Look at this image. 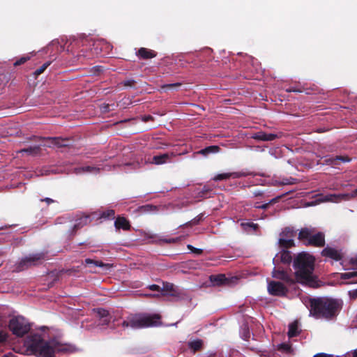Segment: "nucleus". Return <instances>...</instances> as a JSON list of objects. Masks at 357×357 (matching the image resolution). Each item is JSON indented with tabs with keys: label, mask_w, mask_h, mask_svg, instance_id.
<instances>
[{
	"label": "nucleus",
	"mask_w": 357,
	"mask_h": 357,
	"mask_svg": "<svg viewBox=\"0 0 357 357\" xmlns=\"http://www.w3.org/2000/svg\"><path fill=\"white\" fill-rule=\"evenodd\" d=\"M178 238H162L160 239V241H162L166 243H175L178 241Z\"/></svg>",
	"instance_id": "a19ab883"
},
{
	"label": "nucleus",
	"mask_w": 357,
	"mask_h": 357,
	"mask_svg": "<svg viewBox=\"0 0 357 357\" xmlns=\"http://www.w3.org/2000/svg\"><path fill=\"white\" fill-rule=\"evenodd\" d=\"M181 86V84L179 82H177V83H174V84H168L162 85L161 89L163 90L174 89H177Z\"/></svg>",
	"instance_id": "473e14b6"
},
{
	"label": "nucleus",
	"mask_w": 357,
	"mask_h": 357,
	"mask_svg": "<svg viewBox=\"0 0 357 357\" xmlns=\"http://www.w3.org/2000/svg\"><path fill=\"white\" fill-rule=\"evenodd\" d=\"M354 357H357V350L354 351Z\"/></svg>",
	"instance_id": "13d9d810"
},
{
	"label": "nucleus",
	"mask_w": 357,
	"mask_h": 357,
	"mask_svg": "<svg viewBox=\"0 0 357 357\" xmlns=\"http://www.w3.org/2000/svg\"><path fill=\"white\" fill-rule=\"evenodd\" d=\"M244 225L250 228H252L254 231H257L259 228L258 225L253 222H248L244 224Z\"/></svg>",
	"instance_id": "37998d69"
},
{
	"label": "nucleus",
	"mask_w": 357,
	"mask_h": 357,
	"mask_svg": "<svg viewBox=\"0 0 357 357\" xmlns=\"http://www.w3.org/2000/svg\"><path fill=\"white\" fill-rule=\"evenodd\" d=\"M310 307V314L317 319H331L335 317L341 308V302L329 298H307L305 301Z\"/></svg>",
	"instance_id": "7ed1b4c3"
},
{
	"label": "nucleus",
	"mask_w": 357,
	"mask_h": 357,
	"mask_svg": "<svg viewBox=\"0 0 357 357\" xmlns=\"http://www.w3.org/2000/svg\"><path fill=\"white\" fill-rule=\"evenodd\" d=\"M291 91H296V90H294V89H293L291 88Z\"/></svg>",
	"instance_id": "338daca9"
},
{
	"label": "nucleus",
	"mask_w": 357,
	"mask_h": 357,
	"mask_svg": "<svg viewBox=\"0 0 357 357\" xmlns=\"http://www.w3.org/2000/svg\"><path fill=\"white\" fill-rule=\"evenodd\" d=\"M287 335L288 339L290 340V324L287 326Z\"/></svg>",
	"instance_id": "864d4df0"
},
{
	"label": "nucleus",
	"mask_w": 357,
	"mask_h": 357,
	"mask_svg": "<svg viewBox=\"0 0 357 357\" xmlns=\"http://www.w3.org/2000/svg\"><path fill=\"white\" fill-rule=\"evenodd\" d=\"M109 322H110V319L108 317H107V318H104L102 320H101V323H100L99 324L101 326H108Z\"/></svg>",
	"instance_id": "09e8293b"
},
{
	"label": "nucleus",
	"mask_w": 357,
	"mask_h": 357,
	"mask_svg": "<svg viewBox=\"0 0 357 357\" xmlns=\"http://www.w3.org/2000/svg\"><path fill=\"white\" fill-rule=\"evenodd\" d=\"M278 137V136L276 134L266 133L264 131L257 132L252 136L254 139L264 142L273 141Z\"/></svg>",
	"instance_id": "2eb2a0df"
},
{
	"label": "nucleus",
	"mask_w": 357,
	"mask_h": 357,
	"mask_svg": "<svg viewBox=\"0 0 357 357\" xmlns=\"http://www.w3.org/2000/svg\"><path fill=\"white\" fill-rule=\"evenodd\" d=\"M269 294L274 296H283L288 292V289L280 282L269 281L267 286Z\"/></svg>",
	"instance_id": "9b49d317"
},
{
	"label": "nucleus",
	"mask_w": 357,
	"mask_h": 357,
	"mask_svg": "<svg viewBox=\"0 0 357 357\" xmlns=\"http://www.w3.org/2000/svg\"><path fill=\"white\" fill-rule=\"evenodd\" d=\"M291 246L294 245L293 240H291Z\"/></svg>",
	"instance_id": "69168bd1"
},
{
	"label": "nucleus",
	"mask_w": 357,
	"mask_h": 357,
	"mask_svg": "<svg viewBox=\"0 0 357 357\" xmlns=\"http://www.w3.org/2000/svg\"><path fill=\"white\" fill-rule=\"evenodd\" d=\"M84 263L86 265H93L95 266L105 268L106 269H109L112 267V265L109 264H105L102 261L94 260L89 258L86 259L84 260Z\"/></svg>",
	"instance_id": "393cba45"
},
{
	"label": "nucleus",
	"mask_w": 357,
	"mask_h": 357,
	"mask_svg": "<svg viewBox=\"0 0 357 357\" xmlns=\"http://www.w3.org/2000/svg\"><path fill=\"white\" fill-rule=\"evenodd\" d=\"M8 339V335L3 331H0V344L6 342Z\"/></svg>",
	"instance_id": "c03bdc74"
},
{
	"label": "nucleus",
	"mask_w": 357,
	"mask_h": 357,
	"mask_svg": "<svg viewBox=\"0 0 357 357\" xmlns=\"http://www.w3.org/2000/svg\"><path fill=\"white\" fill-rule=\"evenodd\" d=\"M114 226L116 229L128 231L131 228L130 222L124 217L118 216L114 222Z\"/></svg>",
	"instance_id": "f3484780"
},
{
	"label": "nucleus",
	"mask_w": 357,
	"mask_h": 357,
	"mask_svg": "<svg viewBox=\"0 0 357 357\" xmlns=\"http://www.w3.org/2000/svg\"><path fill=\"white\" fill-rule=\"evenodd\" d=\"M203 220V214H199L197 217H195L192 221L190 222V224L192 225H198L199 222H201Z\"/></svg>",
	"instance_id": "58836bf2"
},
{
	"label": "nucleus",
	"mask_w": 357,
	"mask_h": 357,
	"mask_svg": "<svg viewBox=\"0 0 357 357\" xmlns=\"http://www.w3.org/2000/svg\"><path fill=\"white\" fill-rule=\"evenodd\" d=\"M204 345V342L201 339H196L189 341L188 346L194 353L200 351Z\"/></svg>",
	"instance_id": "5701e85b"
},
{
	"label": "nucleus",
	"mask_w": 357,
	"mask_h": 357,
	"mask_svg": "<svg viewBox=\"0 0 357 357\" xmlns=\"http://www.w3.org/2000/svg\"><path fill=\"white\" fill-rule=\"evenodd\" d=\"M277 350L282 354H290V345L287 343H281L278 345Z\"/></svg>",
	"instance_id": "bb28decb"
},
{
	"label": "nucleus",
	"mask_w": 357,
	"mask_h": 357,
	"mask_svg": "<svg viewBox=\"0 0 357 357\" xmlns=\"http://www.w3.org/2000/svg\"><path fill=\"white\" fill-rule=\"evenodd\" d=\"M122 326L123 327H130V324H129V317H127L126 320H124L123 322H122Z\"/></svg>",
	"instance_id": "603ef678"
},
{
	"label": "nucleus",
	"mask_w": 357,
	"mask_h": 357,
	"mask_svg": "<svg viewBox=\"0 0 357 357\" xmlns=\"http://www.w3.org/2000/svg\"><path fill=\"white\" fill-rule=\"evenodd\" d=\"M293 207H296L294 204H293V202L291 201V208Z\"/></svg>",
	"instance_id": "052dcab7"
},
{
	"label": "nucleus",
	"mask_w": 357,
	"mask_h": 357,
	"mask_svg": "<svg viewBox=\"0 0 357 357\" xmlns=\"http://www.w3.org/2000/svg\"><path fill=\"white\" fill-rule=\"evenodd\" d=\"M142 209L144 211H155L156 210V206L148 204V205H145V206H142Z\"/></svg>",
	"instance_id": "79ce46f5"
},
{
	"label": "nucleus",
	"mask_w": 357,
	"mask_h": 357,
	"mask_svg": "<svg viewBox=\"0 0 357 357\" xmlns=\"http://www.w3.org/2000/svg\"><path fill=\"white\" fill-rule=\"evenodd\" d=\"M357 196V188L351 194H328L326 195H316L314 198L315 200L311 202H305L304 206H310L316 205L321 202H338L342 199H349L350 197H354Z\"/></svg>",
	"instance_id": "6e6552de"
},
{
	"label": "nucleus",
	"mask_w": 357,
	"mask_h": 357,
	"mask_svg": "<svg viewBox=\"0 0 357 357\" xmlns=\"http://www.w3.org/2000/svg\"><path fill=\"white\" fill-rule=\"evenodd\" d=\"M220 147L219 146L211 145L198 151L196 153L202 155L204 156H208V155L212 153H217L220 152Z\"/></svg>",
	"instance_id": "aec40b11"
},
{
	"label": "nucleus",
	"mask_w": 357,
	"mask_h": 357,
	"mask_svg": "<svg viewBox=\"0 0 357 357\" xmlns=\"http://www.w3.org/2000/svg\"><path fill=\"white\" fill-rule=\"evenodd\" d=\"M321 255L336 261H341L342 259V253L340 250L331 247L325 248L322 250Z\"/></svg>",
	"instance_id": "4468645a"
},
{
	"label": "nucleus",
	"mask_w": 357,
	"mask_h": 357,
	"mask_svg": "<svg viewBox=\"0 0 357 357\" xmlns=\"http://www.w3.org/2000/svg\"><path fill=\"white\" fill-rule=\"evenodd\" d=\"M29 347L39 357H54L56 352L68 353L73 351L70 344H63L55 338L45 341L38 335L30 337Z\"/></svg>",
	"instance_id": "f03ea898"
},
{
	"label": "nucleus",
	"mask_w": 357,
	"mask_h": 357,
	"mask_svg": "<svg viewBox=\"0 0 357 357\" xmlns=\"http://www.w3.org/2000/svg\"><path fill=\"white\" fill-rule=\"evenodd\" d=\"M100 171V169L96 167H92V166H85V167H80L75 169V172L77 174H82V173H98Z\"/></svg>",
	"instance_id": "b1692460"
},
{
	"label": "nucleus",
	"mask_w": 357,
	"mask_h": 357,
	"mask_svg": "<svg viewBox=\"0 0 357 357\" xmlns=\"http://www.w3.org/2000/svg\"><path fill=\"white\" fill-rule=\"evenodd\" d=\"M135 81L133 79L126 80L123 82V85L125 86H132L135 84Z\"/></svg>",
	"instance_id": "de8ad7c7"
},
{
	"label": "nucleus",
	"mask_w": 357,
	"mask_h": 357,
	"mask_svg": "<svg viewBox=\"0 0 357 357\" xmlns=\"http://www.w3.org/2000/svg\"><path fill=\"white\" fill-rule=\"evenodd\" d=\"M40 202H45L47 205H50V204L55 202V201L54 199L49 198V197L41 199Z\"/></svg>",
	"instance_id": "49530a36"
},
{
	"label": "nucleus",
	"mask_w": 357,
	"mask_h": 357,
	"mask_svg": "<svg viewBox=\"0 0 357 357\" xmlns=\"http://www.w3.org/2000/svg\"><path fill=\"white\" fill-rule=\"evenodd\" d=\"M298 239L305 245L320 248L325 245L324 234L311 227L302 228L298 233Z\"/></svg>",
	"instance_id": "39448f33"
},
{
	"label": "nucleus",
	"mask_w": 357,
	"mask_h": 357,
	"mask_svg": "<svg viewBox=\"0 0 357 357\" xmlns=\"http://www.w3.org/2000/svg\"><path fill=\"white\" fill-rule=\"evenodd\" d=\"M208 357H215L213 355H210Z\"/></svg>",
	"instance_id": "0e129e2a"
},
{
	"label": "nucleus",
	"mask_w": 357,
	"mask_h": 357,
	"mask_svg": "<svg viewBox=\"0 0 357 357\" xmlns=\"http://www.w3.org/2000/svg\"><path fill=\"white\" fill-rule=\"evenodd\" d=\"M290 233V227H287L284 229V230L280 234L281 236H287L288 234Z\"/></svg>",
	"instance_id": "3c124183"
},
{
	"label": "nucleus",
	"mask_w": 357,
	"mask_h": 357,
	"mask_svg": "<svg viewBox=\"0 0 357 357\" xmlns=\"http://www.w3.org/2000/svg\"><path fill=\"white\" fill-rule=\"evenodd\" d=\"M301 331L298 321L291 322V337L297 336Z\"/></svg>",
	"instance_id": "c756f323"
},
{
	"label": "nucleus",
	"mask_w": 357,
	"mask_h": 357,
	"mask_svg": "<svg viewBox=\"0 0 357 357\" xmlns=\"http://www.w3.org/2000/svg\"><path fill=\"white\" fill-rule=\"evenodd\" d=\"M291 236H292L294 235V231L292 229H291Z\"/></svg>",
	"instance_id": "e2e57ef3"
},
{
	"label": "nucleus",
	"mask_w": 357,
	"mask_h": 357,
	"mask_svg": "<svg viewBox=\"0 0 357 357\" xmlns=\"http://www.w3.org/2000/svg\"><path fill=\"white\" fill-rule=\"evenodd\" d=\"M331 160V163H333L336 160H340L343 162H349L350 159L348 157L344 156H336L335 158L329 159Z\"/></svg>",
	"instance_id": "e433bc0d"
},
{
	"label": "nucleus",
	"mask_w": 357,
	"mask_h": 357,
	"mask_svg": "<svg viewBox=\"0 0 357 357\" xmlns=\"http://www.w3.org/2000/svg\"><path fill=\"white\" fill-rule=\"evenodd\" d=\"M115 215V211L113 209H107L103 211L100 215L102 218H110L114 219Z\"/></svg>",
	"instance_id": "7c9ffc66"
},
{
	"label": "nucleus",
	"mask_w": 357,
	"mask_h": 357,
	"mask_svg": "<svg viewBox=\"0 0 357 357\" xmlns=\"http://www.w3.org/2000/svg\"><path fill=\"white\" fill-rule=\"evenodd\" d=\"M41 152V148L39 145L29 146L28 148L20 149L17 151L18 153H26L31 156L38 155Z\"/></svg>",
	"instance_id": "412c9836"
},
{
	"label": "nucleus",
	"mask_w": 357,
	"mask_h": 357,
	"mask_svg": "<svg viewBox=\"0 0 357 357\" xmlns=\"http://www.w3.org/2000/svg\"><path fill=\"white\" fill-rule=\"evenodd\" d=\"M30 59V56H22L20 59L16 60L14 63H13V66H20L22 64H24V63H26L27 61H29Z\"/></svg>",
	"instance_id": "72a5a7b5"
},
{
	"label": "nucleus",
	"mask_w": 357,
	"mask_h": 357,
	"mask_svg": "<svg viewBox=\"0 0 357 357\" xmlns=\"http://www.w3.org/2000/svg\"><path fill=\"white\" fill-rule=\"evenodd\" d=\"M50 64V61H47L45 63H43L40 68H38L34 71V76L37 77L38 75H41Z\"/></svg>",
	"instance_id": "c85d7f7f"
},
{
	"label": "nucleus",
	"mask_w": 357,
	"mask_h": 357,
	"mask_svg": "<svg viewBox=\"0 0 357 357\" xmlns=\"http://www.w3.org/2000/svg\"><path fill=\"white\" fill-rule=\"evenodd\" d=\"M201 193L203 194V195H200L201 197H206V196L204 195V194H205L204 192H202Z\"/></svg>",
	"instance_id": "6e6d98bb"
},
{
	"label": "nucleus",
	"mask_w": 357,
	"mask_h": 357,
	"mask_svg": "<svg viewBox=\"0 0 357 357\" xmlns=\"http://www.w3.org/2000/svg\"><path fill=\"white\" fill-rule=\"evenodd\" d=\"M314 357H334L333 355L327 354L325 353H319L317 354L314 356Z\"/></svg>",
	"instance_id": "8fccbe9b"
},
{
	"label": "nucleus",
	"mask_w": 357,
	"mask_h": 357,
	"mask_svg": "<svg viewBox=\"0 0 357 357\" xmlns=\"http://www.w3.org/2000/svg\"><path fill=\"white\" fill-rule=\"evenodd\" d=\"M257 206H261V205L259 204L258 202H257L255 204V207L257 208Z\"/></svg>",
	"instance_id": "4d7b16f0"
},
{
	"label": "nucleus",
	"mask_w": 357,
	"mask_h": 357,
	"mask_svg": "<svg viewBox=\"0 0 357 357\" xmlns=\"http://www.w3.org/2000/svg\"><path fill=\"white\" fill-rule=\"evenodd\" d=\"M187 248L188 249L192 252V253L194 254H196V255H201L203 253V250L202 249H199V248H195L194 246H192V245H187Z\"/></svg>",
	"instance_id": "4c0bfd02"
},
{
	"label": "nucleus",
	"mask_w": 357,
	"mask_h": 357,
	"mask_svg": "<svg viewBox=\"0 0 357 357\" xmlns=\"http://www.w3.org/2000/svg\"><path fill=\"white\" fill-rule=\"evenodd\" d=\"M279 246L281 251L273 259L275 267L272 271V277L289 282H290V274L282 264L287 266L290 264V252L288 250L290 248V239L280 238Z\"/></svg>",
	"instance_id": "20e7f679"
},
{
	"label": "nucleus",
	"mask_w": 357,
	"mask_h": 357,
	"mask_svg": "<svg viewBox=\"0 0 357 357\" xmlns=\"http://www.w3.org/2000/svg\"><path fill=\"white\" fill-rule=\"evenodd\" d=\"M295 276L298 282L305 286L317 288L320 282L314 275V258L307 252L299 253L294 261Z\"/></svg>",
	"instance_id": "f257e3e1"
},
{
	"label": "nucleus",
	"mask_w": 357,
	"mask_h": 357,
	"mask_svg": "<svg viewBox=\"0 0 357 357\" xmlns=\"http://www.w3.org/2000/svg\"><path fill=\"white\" fill-rule=\"evenodd\" d=\"M30 140L50 141L52 144L58 147H66L70 146V139L68 138L52 137H38L33 135L29 138Z\"/></svg>",
	"instance_id": "f8f14e48"
},
{
	"label": "nucleus",
	"mask_w": 357,
	"mask_h": 357,
	"mask_svg": "<svg viewBox=\"0 0 357 357\" xmlns=\"http://www.w3.org/2000/svg\"><path fill=\"white\" fill-rule=\"evenodd\" d=\"M8 328L13 334L17 337H23L31 329L29 323L21 316L12 318L9 321Z\"/></svg>",
	"instance_id": "1a4fd4ad"
},
{
	"label": "nucleus",
	"mask_w": 357,
	"mask_h": 357,
	"mask_svg": "<svg viewBox=\"0 0 357 357\" xmlns=\"http://www.w3.org/2000/svg\"><path fill=\"white\" fill-rule=\"evenodd\" d=\"M91 222L89 215H82L77 218L75 223L73 227V231L76 232L78 229H81L84 226L89 224Z\"/></svg>",
	"instance_id": "a211bd4d"
},
{
	"label": "nucleus",
	"mask_w": 357,
	"mask_h": 357,
	"mask_svg": "<svg viewBox=\"0 0 357 357\" xmlns=\"http://www.w3.org/2000/svg\"><path fill=\"white\" fill-rule=\"evenodd\" d=\"M250 175H254V174H253V173H252L250 172H243V171L229 173V178H238L244 177V176H250Z\"/></svg>",
	"instance_id": "cd10ccee"
},
{
	"label": "nucleus",
	"mask_w": 357,
	"mask_h": 357,
	"mask_svg": "<svg viewBox=\"0 0 357 357\" xmlns=\"http://www.w3.org/2000/svg\"><path fill=\"white\" fill-rule=\"evenodd\" d=\"M161 294L162 296H169L175 298L176 301H180L185 298V293L176 287L173 283L164 282L161 287Z\"/></svg>",
	"instance_id": "9d476101"
},
{
	"label": "nucleus",
	"mask_w": 357,
	"mask_h": 357,
	"mask_svg": "<svg viewBox=\"0 0 357 357\" xmlns=\"http://www.w3.org/2000/svg\"><path fill=\"white\" fill-rule=\"evenodd\" d=\"M229 173H222V174H218L215 175L213 179L215 181H218L226 180V179H229Z\"/></svg>",
	"instance_id": "f704fd0d"
},
{
	"label": "nucleus",
	"mask_w": 357,
	"mask_h": 357,
	"mask_svg": "<svg viewBox=\"0 0 357 357\" xmlns=\"http://www.w3.org/2000/svg\"><path fill=\"white\" fill-rule=\"evenodd\" d=\"M137 56L143 59H149L155 57L156 53L153 50L141 47L137 52Z\"/></svg>",
	"instance_id": "6ab92c4d"
},
{
	"label": "nucleus",
	"mask_w": 357,
	"mask_h": 357,
	"mask_svg": "<svg viewBox=\"0 0 357 357\" xmlns=\"http://www.w3.org/2000/svg\"><path fill=\"white\" fill-rule=\"evenodd\" d=\"M114 104L109 105L107 103H103L100 105V111L102 113H108L112 110H114Z\"/></svg>",
	"instance_id": "2f4dec72"
},
{
	"label": "nucleus",
	"mask_w": 357,
	"mask_h": 357,
	"mask_svg": "<svg viewBox=\"0 0 357 357\" xmlns=\"http://www.w3.org/2000/svg\"><path fill=\"white\" fill-rule=\"evenodd\" d=\"M284 184H290V181L289 180H287V182L284 183Z\"/></svg>",
	"instance_id": "bf43d9fd"
},
{
	"label": "nucleus",
	"mask_w": 357,
	"mask_h": 357,
	"mask_svg": "<svg viewBox=\"0 0 357 357\" xmlns=\"http://www.w3.org/2000/svg\"><path fill=\"white\" fill-rule=\"evenodd\" d=\"M47 258V252H39L29 254L23 257L15 266V271L21 272L31 267L37 266L43 263Z\"/></svg>",
	"instance_id": "0eeeda50"
},
{
	"label": "nucleus",
	"mask_w": 357,
	"mask_h": 357,
	"mask_svg": "<svg viewBox=\"0 0 357 357\" xmlns=\"http://www.w3.org/2000/svg\"><path fill=\"white\" fill-rule=\"evenodd\" d=\"M149 238H153V236H149Z\"/></svg>",
	"instance_id": "774afa93"
},
{
	"label": "nucleus",
	"mask_w": 357,
	"mask_h": 357,
	"mask_svg": "<svg viewBox=\"0 0 357 357\" xmlns=\"http://www.w3.org/2000/svg\"><path fill=\"white\" fill-rule=\"evenodd\" d=\"M150 118H151V116L147 117V118L145 119V121L149 120V119H150Z\"/></svg>",
	"instance_id": "680f3d73"
},
{
	"label": "nucleus",
	"mask_w": 357,
	"mask_h": 357,
	"mask_svg": "<svg viewBox=\"0 0 357 357\" xmlns=\"http://www.w3.org/2000/svg\"><path fill=\"white\" fill-rule=\"evenodd\" d=\"M209 280L213 286L218 287L227 284L229 282V280L224 274L211 275L209 277Z\"/></svg>",
	"instance_id": "dca6fc26"
},
{
	"label": "nucleus",
	"mask_w": 357,
	"mask_h": 357,
	"mask_svg": "<svg viewBox=\"0 0 357 357\" xmlns=\"http://www.w3.org/2000/svg\"><path fill=\"white\" fill-rule=\"evenodd\" d=\"M126 165H135V168H138L140 167V164L139 162H137L136 164H126Z\"/></svg>",
	"instance_id": "5fc2aeb1"
},
{
	"label": "nucleus",
	"mask_w": 357,
	"mask_h": 357,
	"mask_svg": "<svg viewBox=\"0 0 357 357\" xmlns=\"http://www.w3.org/2000/svg\"><path fill=\"white\" fill-rule=\"evenodd\" d=\"M170 159V155L168 153H164L159 155H155L153 157L152 160L150 163L155 165H162L166 163Z\"/></svg>",
	"instance_id": "4be33fe9"
},
{
	"label": "nucleus",
	"mask_w": 357,
	"mask_h": 357,
	"mask_svg": "<svg viewBox=\"0 0 357 357\" xmlns=\"http://www.w3.org/2000/svg\"><path fill=\"white\" fill-rule=\"evenodd\" d=\"M351 262L352 264L356 266V268H352V271L343 273L341 274V279L342 280H350L349 283H357V256L355 258L351 259Z\"/></svg>",
	"instance_id": "ddd939ff"
},
{
	"label": "nucleus",
	"mask_w": 357,
	"mask_h": 357,
	"mask_svg": "<svg viewBox=\"0 0 357 357\" xmlns=\"http://www.w3.org/2000/svg\"><path fill=\"white\" fill-rule=\"evenodd\" d=\"M285 195L286 194L278 195L275 198L271 199L268 202L261 205V206H257V208L266 210L271 205L278 203L282 197L285 196Z\"/></svg>",
	"instance_id": "a878e982"
},
{
	"label": "nucleus",
	"mask_w": 357,
	"mask_h": 357,
	"mask_svg": "<svg viewBox=\"0 0 357 357\" xmlns=\"http://www.w3.org/2000/svg\"><path fill=\"white\" fill-rule=\"evenodd\" d=\"M129 317L130 327L134 329L157 326L160 324L161 316L158 314H135Z\"/></svg>",
	"instance_id": "423d86ee"
},
{
	"label": "nucleus",
	"mask_w": 357,
	"mask_h": 357,
	"mask_svg": "<svg viewBox=\"0 0 357 357\" xmlns=\"http://www.w3.org/2000/svg\"><path fill=\"white\" fill-rule=\"evenodd\" d=\"M151 291H161V287L157 284H151L148 287Z\"/></svg>",
	"instance_id": "a18cd8bd"
},
{
	"label": "nucleus",
	"mask_w": 357,
	"mask_h": 357,
	"mask_svg": "<svg viewBox=\"0 0 357 357\" xmlns=\"http://www.w3.org/2000/svg\"><path fill=\"white\" fill-rule=\"evenodd\" d=\"M97 313L102 319L107 318L109 316V312L103 308H98Z\"/></svg>",
	"instance_id": "c9c22d12"
},
{
	"label": "nucleus",
	"mask_w": 357,
	"mask_h": 357,
	"mask_svg": "<svg viewBox=\"0 0 357 357\" xmlns=\"http://www.w3.org/2000/svg\"><path fill=\"white\" fill-rule=\"evenodd\" d=\"M253 196L256 197H266L265 192L264 191L256 190L253 192Z\"/></svg>",
	"instance_id": "ea45409f"
}]
</instances>
